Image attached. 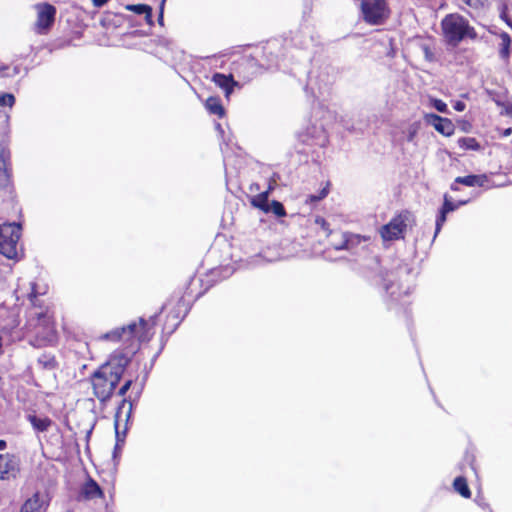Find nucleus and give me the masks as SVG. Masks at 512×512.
Returning a JSON list of instances; mask_svg holds the SVG:
<instances>
[{"instance_id":"obj_1","label":"nucleus","mask_w":512,"mask_h":512,"mask_svg":"<svg viewBox=\"0 0 512 512\" xmlns=\"http://www.w3.org/2000/svg\"><path fill=\"white\" fill-rule=\"evenodd\" d=\"M333 120L332 111L322 107L314 109L308 124L297 134V155L311 160L325 156V148L329 142V126Z\"/></svg>"},{"instance_id":"obj_2","label":"nucleus","mask_w":512,"mask_h":512,"mask_svg":"<svg viewBox=\"0 0 512 512\" xmlns=\"http://www.w3.org/2000/svg\"><path fill=\"white\" fill-rule=\"evenodd\" d=\"M130 358L122 352L113 353L91 376L94 395L101 401H107L119 383Z\"/></svg>"},{"instance_id":"obj_3","label":"nucleus","mask_w":512,"mask_h":512,"mask_svg":"<svg viewBox=\"0 0 512 512\" xmlns=\"http://www.w3.org/2000/svg\"><path fill=\"white\" fill-rule=\"evenodd\" d=\"M156 317V315L152 316L149 320L139 318L138 323L131 322L127 326L116 328L102 334L99 339L114 342L121 341L134 353L139 348L140 343L148 342L153 337Z\"/></svg>"},{"instance_id":"obj_4","label":"nucleus","mask_w":512,"mask_h":512,"mask_svg":"<svg viewBox=\"0 0 512 512\" xmlns=\"http://www.w3.org/2000/svg\"><path fill=\"white\" fill-rule=\"evenodd\" d=\"M441 28L446 43L453 47L466 37L476 38V32L468 20L456 13L446 15L441 21Z\"/></svg>"},{"instance_id":"obj_5","label":"nucleus","mask_w":512,"mask_h":512,"mask_svg":"<svg viewBox=\"0 0 512 512\" xmlns=\"http://www.w3.org/2000/svg\"><path fill=\"white\" fill-rule=\"evenodd\" d=\"M21 225L4 223L0 225V254L8 259H18L21 249L18 246L21 237Z\"/></svg>"},{"instance_id":"obj_6","label":"nucleus","mask_w":512,"mask_h":512,"mask_svg":"<svg viewBox=\"0 0 512 512\" xmlns=\"http://www.w3.org/2000/svg\"><path fill=\"white\" fill-rule=\"evenodd\" d=\"M414 224V214L409 211H403L381 227L380 235L384 241L398 240L403 238L405 231L408 228H412Z\"/></svg>"},{"instance_id":"obj_7","label":"nucleus","mask_w":512,"mask_h":512,"mask_svg":"<svg viewBox=\"0 0 512 512\" xmlns=\"http://www.w3.org/2000/svg\"><path fill=\"white\" fill-rule=\"evenodd\" d=\"M360 10L362 19L373 26L384 24L390 17L387 0H361Z\"/></svg>"},{"instance_id":"obj_8","label":"nucleus","mask_w":512,"mask_h":512,"mask_svg":"<svg viewBox=\"0 0 512 512\" xmlns=\"http://www.w3.org/2000/svg\"><path fill=\"white\" fill-rule=\"evenodd\" d=\"M29 329L33 330L36 337L33 345H46L55 340V329L50 318L43 313H39L36 318H32L28 322Z\"/></svg>"},{"instance_id":"obj_9","label":"nucleus","mask_w":512,"mask_h":512,"mask_svg":"<svg viewBox=\"0 0 512 512\" xmlns=\"http://www.w3.org/2000/svg\"><path fill=\"white\" fill-rule=\"evenodd\" d=\"M512 179H508L507 181H504L500 179L499 175H496L494 173H490V175L482 174V175H468L463 177H457L455 179V182L451 185L452 190H458L457 184H463L466 186L474 187H501L504 186L506 183H511Z\"/></svg>"},{"instance_id":"obj_10","label":"nucleus","mask_w":512,"mask_h":512,"mask_svg":"<svg viewBox=\"0 0 512 512\" xmlns=\"http://www.w3.org/2000/svg\"><path fill=\"white\" fill-rule=\"evenodd\" d=\"M133 409V404L131 401L123 399L121 404L119 405L116 414H115V434H116V445L114 455L118 449L121 448V445L125 441L126 432L128 429L127 423L131 417Z\"/></svg>"},{"instance_id":"obj_11","label":"nucleus","mask_w":512,"mask_h":512,"mask_svg":"<svg viewBox=\"0 0 512 512\" xmlns=\"http://www.w3.org/2000/svg\"><path fill=\"white\" fill-rule=\"evenodd\" d=\"M35 9L37 11L35 31L40 35L47 34L55 22L57 10L49 3L36 4Z\"/></svg>"},{"instance_id":"obj_12","label":"nucleus","mask_w":512,"mask_h":512,"mask_svg":"<svg viewBox=\"0 0 512 512\" xmlns=\"http://www.w3.org/2000/svg\"><path fill=\"white\" fill-rule=\"evenodd\" d=\"M491 34L494 36L493 44L497 48L500 60L508 64L512 54L511 36L501 30L491 31Z\"/></svg>"},{"instance_id":"obj_13","label":"nucleus","mask_w":512,"mask_h":512,"mask_svg":"<svg viewBox=\"0 0 512 512\" xmlns=\"http://www.w3.org/2000/svg\"><path fill=\"white\" fill-rule=\"evenodd\" d=\"M467 203H468V200H460L457 203H455L452 201V199L447 194L444 195L443 205H442L441 209L439 210V213L436 217L434 237H436L437 234L441 231L444 223L447 220V214L455 211L460 206L466 205Z\"/></svg>"},{"instance_id":"obj_14","label":"nucleus","mask_w":512,"mask_h":512,"mask_svg":"<svg viewBox=\"0 0 512 512\" xmlns=\"http://www.w3.org/2000/svg\"><path fill=\"white\" fill-rule=\"evenodd\" d=\"M425 120L427 124L444 136H451L454 133L455 126L448 118H443L437 114L430 113L425 115Z\"/></svg>"},{"instance_id":"obj_15","label":"nucleus","mask_w":512,"mask_h":512,"mask_svg":"<svg viewBox=\"0 0 512 512\" xmlns=\"http://www.w3.org/2000/svg\"><path fill=\"white\" fill-rule=\"evenodd\" d=\"M48 500L45 494L35 492L22 504L19 512H46Z\"/></svg>"},{"instance_id":"obj_16","label":"nucleus","mask_w":512,"mask_h":512,"mask_svg":"<svg viewBox=\"0 0 512 512\" xmlns=\"http://www.w3.org/2000/svg\"><path fill=\"white\" fill-rule=\"evenodd\" d=\"M19 470V460L13 454H0V479L15 476Z\"/></svg>"},{"instance_id":"obj_17","label":"nucleus","mask_w":512,"mask_h":512,"mask_svg":"<svg viewBox=\"0 0 512 512\" xmlns=\"http://www.w3.org/2000/svg\"><path fill=\"white\" fill-rule=\"evenodd\" d=\"M365 240V238L356 234L343 233L341 240L339 242H332V246L336 250H348L352 253H358V247Z\"/></svg>"},{"instance_id":"obj_18","label":"nucleus","mask_w":512,"mask_h":512,"mask_svg":"<svg viewBox=\"0 0 512 512\" xmlns=\"http://www.w3.org/2000/svg\"><path fill=\"white\" fill-rule=\"evenodd\" d=\"M212 82L223 90L225 97L230 98L234 88L238 86V82L234 80L232 74L214 73L212 75Z\"/></svg>"},{"instance_id":"obj_19","label":"nucleus","mask_w":512,"mask_h":512,"mask_svg":"<svg viewBox=\"0 0 512 512\" xmlns=\"http://www.w3.org/2000/svg\"><path fill=\"white\" fill-rule=\"evenodd\" d=\"M81 496L86 500L101 498L103 491L92 478H89L81 488Z\"/></svg>"},{"instance_id":"obj_20","label":"nucleus","mask_w":512,"mask_h":512,"mask_svg":"<svg viewBox=\"0 0 512 512\" xmlns=\"http://www.w3.org/2000/svg\"><path fill=\"white\" fill-rule=\"evenodd\" d=\"M272 190V186L269 185L268 189L264 192H261L250 199V203L253 207L260 209L264 213H267L269 206V194Z\"/></svg>"},{"instance_id":"obj_21","label":"nucleus","mask_w":512,"mask_h":512,"mask_svg":"<svg viewBox=\"0 0 512 512\" xmlns=\"http://www.w3.org/2000/svg\"><path fill=\"white\" fill-rule=\"evenodd\" d=\"M205 108L210 114L216 115L220 118L225 115V109L219 97H209L205 102Z\"/></svg>"},{"instance_id":"obj_22","label":"nucleus","mask_w":512,"mask_h":512,"mask_svg":"<svg viewBox=\"0 0 512 512\" xmlns=\"http://www.w3.org/2000/svg\"><path fill=\"white\" fill-rule=\"evenodd\" d=\"M125 9L138 15H145L148 24H152V8L146 4H128Z\"/></svg>"},{"instance_id":"obj_23","label":"nucleus","mask_w":512,"mask_h":512,"mask_svg":"<svg viewBox=\"0 0 512 512\" xmlns=\"http://www.w3.org/2000/svg\"><path fill=\"white\" fill-rule=\"evenodd\" d=\"M28 420L31 423L32 427L39 432L47 431L52 424V421L48 417L28 415Z\"/></svg>"},{"instance_id":"obj_24","label":"nucleus","mask_w":512,"mask_h":512,"mask_svg":"<svg viewBox=\"0 0 512 512\" xmlns=\"http://www.w3.org/2000/svg\"><path fill=\"white\" fill-rule=\"evenodd\" d=\"M454 490L464 498L471 497V491L468 487L467 480L463 476L456 477L453 481Z\"/></svg>"},{"instance_id":"obj_25","label":"nucleus","mask_w":512,"mask_h":512,"mask_svg":"<svg viewBox=\"0 0 512 512\" xmlns=\"http://www.w3.org/2000/svg\"><path fill=\"white\" fill-rule=\"evenodd\" d=\"M11 183L10 162H0V188H7Z\"/></svg>"},{"instance_id":"obj_26","label":"nucleus","mask_w":512,"mask_h":512,"mask_svg":"<svg viewBox=\"0 0 512 512\" xmlns=\"http://www.w3.org/2000/svg\"><path fill=\"white\" fill-rule=\"evenodd\" d=\"M37 365L43 370H54L56 367L55 357L51 354L44 353L38 357Z\"/></svg>"},{"instance_id":"obj_27","label":"nucleus","mask_w":512,"mask_h":512,"mask_svg":"<svg viewBox=\"0 0 512 512\" xmlns=\"http://www.w3.org/2000/svg\"><path fill=\"white\" fill-rule=\"evenodd\" d=\"M458 145L460 148L464 150H478L480 148L479 143L475 138L472 137H462L458 140Z\"/></svg>"},{"instance_id":"obj_28","label":"nucleus","mask_w":512,"mask_h":512,"mask_svg":"<svg viewBox=\"0 0 512 512\" xmlns=\"http://www.w3.org/2000/svg\"><path fill=\"white\" fill-rule=\"evenodd\" d=\"M267 213H272L276 217H284L286 215L283 204L276 200H273L271 203H269Z\"/></svg>"},{"instance_id":"obj_29","label":"nucleus","mask_w":512,"mask_h":512,"mask_svg":"<svg viewBox=\"0 0 512 512\" xmlns=\"http://www.w3.org/2000/svg\"><path fill=\"white\" fill-rule=\"evenodd\" d=\"M21 71V67L15 65L13 67L6 66L4 64L0 65V76L1 77H14L18 75Z\"/></svg>"},{"instance_id":"obj_30","label":"nucleus","mask_w":512,"mask_h":512,"mask_svg":"<svg viewBox=\"0 0 512 512\" xmlns=\"http://www.w3.org/2000/svg\"><path fill=\"white\" fill-rule=\"evenodd\" d=\"M329 186L330 183L326 182V185L321 189V191L318 194H311L308 196L307 202L315 203L324 199L329 193Z\"/></svg>"},{"instance_id":"obj_31","label":"nucleus","mask_w":512,"mask_h":512,"mask_svg":"<svg viewBox=\"0 0 512 512\" xmlns=\"http://www.w3.org/2000/svg\"><path fill=\"white\" fill-rule=\"evenodd\" d=\"M418 132V125L416 123L410 124L405 131L403 137L407 142H413Z\"/></svg>"},{"instance_id":"obj_32","label":"nucleus","mask_w":512,"mask_h":512,"mask_svg":"<svg viewBox=\"0 0 512 512\" xmlns=\"http://www.w3.org/2000/svg\"><path fill=\"white\" fill-rule=\"evenodd\" d=\"M15 104V97L11 93L0 94V106L1 107H13Z\"/></svg>"},{"instance_id":"obj_33","label":"nucleus","mask_w":512,"mask_h":512,"mask_svg":"<svg viewBox=\"0 0 512 512\" xmlns=\"http://www.w3.org/2000/svg\"><path fill=\"white\" fill-rule=\"evenodd\" d=\"M431 104H432V107L435 108L438 112H441V113L448 112L447 104L440 99H432Z\"/></svg>"},{"instance_id":"obj_34","label":"nucleus","mask_w":512,"mask_h":512,"mask_svg":"<svg viewBox=\"0 0 512 512\" xmlns=\"http://www.w3.org/2000/svg\"><path fill=\"white\" fill-rule=\"evenodd\" d=\"M11 153L5 141L0 142V160H10Z\"/></svg>"},{"instance_id":"obj_35","label":"nucleus","mask_w":512,"mask_h":512,"mask_svg":"<svg viewBox=\"0 0 512 512\" xmlns=\"http://www.w3.org/2000/svg\"><path fill=\"white\" fill-rule=\"evenodd\" d=\"M384 289L386 290L387 293L390 294L391 297H393L395 300L398 299V297H396V290L394 289V284L392 283V279L389 278V279H384Z\"/></svg>"},{"instance_id":"obj_36","label":"nucleus","mask_w":512,"mask_h":512,"mask_svg":"<svg viewBox=\"0 0 512 512\" xmlns=\"http://www.w3.org/2000/svg\"><path fill=\"white\" fill-rule=\"evenodd\" d=\"M315 224L320 226L326 232L327 236H329L332 233L331 230L329 229V224L323 217L317 216L315 218Z\"/></svg>"},{"instance_id":"obj_37","label":"nucleus","mask_w":512,"mask_h":512,"mask_svg":"<svg viewBox=\"0 0 512 512\" xmlns=\"http://www.w3.org/2000/svg\"><path fill=\"white\" fill-rule=\"evenodd\" d=\"M342 125L344 128H346L349 131H362L365 125L355 126L350 125L346 120H342Z\"/></svg>"},{"instance_id":"obj_38","label":"nucleus","mask_w":512,"mask_h":512,"mask_svg":"<svg viewBox=\"0 0 512 512\" xmlns=\"http://www.w3.org/2000/svg\"><path fill=\"white\" fill-rule=\"evenodd\" d=\"M131 385H132V380H127V381H126V382L121 386V388L119 389V391H118V395H119V396H124V395L127 393V391L130 389Z\"/></svg>"},{"instance_id":"obj_39","label":"nucleus","mask_w":512,"mask_h":512,"mask_svg":"<svg viewBox=\"0 0 512 512\" xmlns=\"http://www.w3.org/2000/svg\"><path fill=\"white\" fill-rule=\"evenodd\" d=\"M453 107H454V109H455L456 111L462 112V111H464V110H465L466 105H465V103H464V102H462V101H457V102L454 104V106H453Z\"/></svg>"},{"instance_id":"obj_40","label":"nucleus","mask_w":512,"mask_h":512,"mask_svg":"<svg viewBox=\"0 0 512 512\" xmlns=\"http://www.w3.org/2000/svg\"><path fill=\"white\" fill-rule=\"evenodd\" d=\"M109 0H92L93 5L96 8H101L108 3Z\"/></svg>"},{"instance_id":"obj_41","label":"nucleus","mask_w":512,"mask_h":512,"mask_svg":"<svg viewBox=\"0 0 512 512\" xmlns=\"http://www.w3.org/2000/svg\"><path fill=\"white\" fill-rule=\"evenodd\" d=\"M423 50H424L426 59L431 60L432 59V53L430 52V49L427 46H425L423 48Z\"/></svg>"},{"instance_id":"obj_42","label":"nucleus","mask_w":512,"mask_h":512,"mask_svg":"<svg viewBox=\"0 0 512 512\" xmlns=\"http://www.w3.org/2000/svg\"><path fill=\"white\" fill-rule=\"evenodd\" d=\"M501 18L512 28V22L504 12L501 14Z\"/></svg>"},{"instance_id":"obj_43","label":"nucleus","mask_w":512,"mask_h":512,"mask_svg":"<svg viewBox=\"0 0 512 512\" xmlns=\"http://www.w3.org/2000/svg\"><path fill=\"white\" fill-rule=\"evenodd\" d=\"M163 12H164V8H161L160 7V11H159V16H158V22L163 25Z\"/></svg>"},{"instance_id":"obj_44","label":"nucleus","mask_w":512,"mask_h":512,"mask_svg":"<svg viewBox=\"0 0 512 512\" xmlns=\"http://www.w3.org/2000/svg\"><path fill=\"white\" fill-rule=\"evenodd\" d=\"M511 133H512V128H507L503 131V136L507 137V136L511 135Z\"/></svg>"},{"instance_id":"obj_45","label":"nucleus","mask_w":512,"mask_h":512,"mask_svg":"<svg viewBox=\"0 0 512 512\" xmlns=\"http://www.w3.org/2000/svg\"><path fill=\"white\" fill-rule=\"evenodd\" d=\"M7 444L6 441L0 440V450H4L6 448Z\"/></svg>"},{"instance_id":"obj_46","label":"nucleus","mask_w":512,"mask_h":512,"mask_svg":"<svg viewBox=\"0 0 512 512\" xmlns=\"http://www.w3.org/2000/svg\"><path fill=\"white\" fill-rule=\"evenodd\" d=\"M165 2H166V0H161V3H160L161 8H164Z\"/></svg>"},{"instance_id":"obj_47","label":"nucleus","mask_w":512,"mask_h":512,"mask_svg":"<svg viewBox=\"0 0 512 512\" xmlns=\"http://www.w3.org/2000/svg\"><path fill=\"white\" fill-rule=\"evenodd\" d=\"M273 66H274V64H269L268 68H272Z\"/></svg>"}]
</instances>
